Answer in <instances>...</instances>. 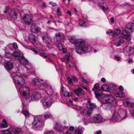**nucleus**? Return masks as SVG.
Listing matches in <instances>:
<instances>
[{"mask_svg": "<svg viewBox=\"0 0 134 134\" xmlns=\"http://www.w3.org/2000/svg\"><path fill=\"white\" fill-rule=\"evenodd\" d=\"M75 43L77 44V47H79L76 49V52L79 54H82L87 52L88 49V47L84 45V41L82 40H76Z\"/></svg>", "mask_w": 134, "mask_h": 134, "instance_id": "obj_1", "label": "nucleus"}, {"mask_svg": "<svg viewBox=\"0 0 134 134\" xmlns=\"http://www.w3.org/2000/svg\"><path fill=\"white\" fill-rule=\"evenodd\" d=\"M44 119L43 116L38 115L35 118L32 123L33 128L35 130L38 129L44 125Z\"/></svg>", "mask_w": 134, "mask_h": 134, "instance_id": "obj_2", "label": "nucleus"}, {"mask_svg": "<svg viewBox=\"0 0 134 134\" xmlns=\"http://www.w3.org/2000/svg\"><path fill=\"white\" fill-rule=\"evenodd\" d=\"M88 102L89 103L88 104L87 106L88 110H84L83 111L82 114L86 115H87L88 116H89L91 115L92 113L91 110L95 108L96 106L95 104L90 102L89 101Z\"/></svg>", "mask_w": 134, "mask_h": 134, "instance_id": "obj_3", "label": "nucleus"}, {"mask_svg": "<svg viewBox=\"0 0 134 134\" xmlns=\"http://www.w3.org/2000/svg\"><path fill=\"white\" fill-rule=\"evenodd\" d=\"M20 94L24 96L29 95V89L28 87L25 86H21L19 88Z\"/></svg>", "mask_w": 134, "mask_h": 134, "instance_id": "obj_4", "label": "nucleus"}, {"mask_svg": "<svg viewBox=\"0 0 134 134\" xmlns=\"http://www.w3.org/2000/svg\"><path fill=\"white\" fill-rule=\"evenodd\" d=\"M42 101L43 106L45 108L50 107L53 103V100L50 97L45 98Z\"/></svg>", "mask_w": 134, "mask_h": 134, "instance_id": "obj_5", "label": "nucleus"}, {"mask_svg": "<svg viewBox=\"0 0 134 134\" xmlns=\"http://www.w3.org/2000/svg\"><path fill=\"white\" fill-rule=\"evenodd\" d=\"M14 78L15 82L17 85L23 86L24 84L25 80L21 76L16 74L14 76Z\"/></svg>", "mask_w": 134, "mask_h": 134, "instance_id": "obj_6", "label": "nucleus"}, {"mask_svg": "<svg viewBox=\"0 0 134 134\" xmlns=\"http://www.w3.org/2000/svg\"><path fill=\"white\" fill-rule=\"evenodd\" d=\"M32 16L31 14H24L23 16L24 22L26 24L30 25L32 22Z\"/></svg>", "mask_w": 134, "mask_h": 134, "instance_id": "obj_7", "label": "nucleus"}, {"mask_svg": "<svg viewBox=\"0 0 134 134\" xmlns=\"http://www.w3.org/2000/svg\"><path fill=\"white\" fill-rule=\"evenodd\" d=\"M29 41L34 46L37 45L39 42L37 41V37L32 34H30L28 37Z\"/></svg>", "mask_w": 134, "mask_h": 134, "instance_id": "obj_8", "label": "nucleus"}, {"mask_svg": "<svg viewBox=\"0 0 134 134\" xmlns=\"http://www.w3.org/2000/svg\"><path fill=\"white\" fill-rule=\"evenodd\" d=\"M103 99L104 98L105 101L104 103H109L110 104L114 103V98L113 96L107 94L105 96L103 97Z\"/></svg>", "mask_w": 134, "mask_h": 134, "instance_id": "obj_9", "label": "nucleus"}, {"mask_svg": "<svg viewBox=\"0 0 134 134\" xmlns=\"http://www.w3.org/2000/svg\"><path fill=\"white\" fill-rule=\"evenodd\" d=\"M19 12L18 10L14 9L11 10L9 13L10 17L12 19L15 20L17 19L18 14Z\"/></svg>", "mask_w": 134, "mask_h": 134, "instance_id": "obj_10", "label": "nucleus"}, {"mask_svg": "<svg viewBox=\"0 0 134 134\" xmlns=\"http://www.w3.org/2000/svg\"><path fill=\"white\" fill-rule=\"evenodd\" d=\"M64 38V34L61 32H59L55 34V37L54 40L56 42H60L63 40Z\"/></svg>", "mask_w": 134, "mask_h": 134, "instance_id": "obj_11", "label": "nucleus"}, {"mask_svg": "<svg viewBox=\"0 0 134 134\" xmlns=\"http://www.w3.org/2000/svg\"><path fill=\"white\" fill-rule=\"evenodd\" d=\"M121 36L123 39L125 38L127 40H130L131 39L130 33L127 32L126 30L122 31L121 34Z\"/></svg>", "mask_w": 134, "mask_h": 134, "instance_id": "obj_12", "label": "nucleus"}, {"mask_svg": "<svg viewBox=\"0 0 134 134\" xmlns=\"http://www.w3.org/2000/svg\"><path fill=\"white\" fill-rule=\"evenodd\" d=\"M31 32L33 33H36L39 32L40 30V28L37 26L35 24L32 25L30 28Z\"/></svg>", "mask_w": 134, "mask_h": 134, "instance_id": "obj_13", "label": "nucleus"}, {"mask_svg": "<svg viewBox=\"0 0 134 134\" xmlns=\"http://www.w3.org/2000/svg\"><path fill=\"white\" fill-rule=\"evenodd\" d=\"M41 94L39 92H36L32 94L31 96L32 100H38L42 98Z\"/></svg>", "mask_w": 134, "mask_h": 134, "instance_id": "obj_14", "label": "nucleus"}, {"mask_svg": "<svg viewBox=\"0 0 134 134\" xmlns=\"http://www.w3.org/2000/svg\"><path fill=\"white\" fill-rule=\"evenodd\" d=\"M118 112L119 116L121 118V120L126 118V111L124 109H121L119 110Z\"/></svg>", "mask_w": 134, "mask_h": 134, "instance_id": "obj_15", "label": "nucleus"}, {"mask_svg": "<svg viewBox=\"0 0 134 134\" xmlns=\"http://www.w3.org/2000/svg\"><path fill=\"white\" fill-rule=\"evenodd\" d=\"M93 120L95 122H101L102 121V118L101 115L99 114L96 115L93 118Z\"/></svg>", "mask_w": 134, "mask_h": 134, "instance_id": "obj_16", "label": "nucleus"}, {"mask_svg": "<svg viewBox=\"0 0 134 134\" xmlns=\"http://www.w3.org/2000/svg\"><path fill=\"white\" fill-rule=\"evenodd\" d=\"M20 63L23 65H27L29 63L28 60L24 56H20L19 58Z\"/></svg>", "mask_w": 134, "mask_h": 134, "instance_id": "obj_17", "label": "nucleus"}, {"mask_svg": "<svg viewBox=\"0 0 134 134\" xmlns=\"http://www.w3.org/2000/svg\"><path fill=\"white\" fill-rule=\"evenodd\" d=\"M112 118L117 121H120L121 120V118L119 116L118 112L115 111L114 112L112 116Z\"/></svg>", "mask_w": 134, "mask_h": 134, "instance_id": "obj_18", "label": "nucleus"}, {"mask_svg": "<svg viewBox=\"0 0 134 134\" xmlns=\"http://www.w3.org/2000/svg\"><path fill=\"white\" fill-rule=\"evenodd\" d=\"M4 67L7 70H10L13 68V63L11 62L8 61L5 64Z\"/></svg>", "mask_w": 134, "mask_h": 134, "instance_id": "obj_19", "label": "nucleus"}, {"mask_svg": "<svg viewBox=\"0 0 134 134\" xmlns=\"http://www.w3.org/2000/svg\"><path fill=\"white\" fill-rule=\"evenodd\" d=\"M54 129H55L57 132H62V131L63 128L62 127L60 123L56 122Z\"/></svg>", "mask_w": 134, "mask_h": 134, "instance_id": "obj_20", "label": "nucleus"}, {"mask_svg": "<svg viewBox=\"0 0 134 134\" xmlns=\"http://www.w3.org/2000/svg\"><path fill=\"white\" fill-rule=\"evenodd\" d=\"M126 28L129 29L131 31H134V23H129L126 25Z\"/></svg>", "mask_w": 134, "mask_h": 134, "instance_id": "obj_21", "label": "nucleus"}, {"mask_svg": "<svg viewBox=\"0 0 134 134\" xmlns=\"http://www.w3.org/2000/svg\"><path fill=\"white\" fill-rule=\"evenodd\" d=\"M12 132L14 134H18L20 133L21 131V128L17 127H12Z\"/></svg>", "mask_w": 134, "mask_h": 134, "instance_id": "obj_22", "label": "nucleus"}, {"mask_svg": "<svg viewBox=\"0 0 134 134\" xmlns=\"http://www.w3.org/2000/svg\"><path fill=\"white\" fill-rule=\"evenodd\" d=\"M84 128L80 127H79L75 131V134H82Z\"/></svg>", "mask_w": 134, "mask_h": 134, "instance_id": "obj_23", "label": "nucleus"}, {"mask_svg": "<svg viewBox=\"0 0 134 134\" xmlns=\"http://www.w3.org/2000/svg\"><path fill=\"white\" fill-rule=\"evenodd\" d=\"M82 90L81 88H79L74 91V92L78 97L81 96Z\"/></svg>", "mask_w": 134, "mask_h": 134, "instance_id": "obj_24", "label": "nucleus"}, {"mask_svg": "<svg viewBox=\"0 0 134 134\" xmlns=\"http://www.w3.org/2000/svg\"><path fill=\"white\" fill-rule=\"evenodd\" d=\"M32 82L34 85L35 86H37L41 84V81H39L38 79L34 78L32 80Z\"/></svg>", "mask_w": 134, "mask_h": 134, "instance_id": "obj_25", "label": "nucleus"}, {"mask_svg": "<svg viewBox=\"0 0 134 134\" xmlns=\"http://www.w3.org/2000/svg\"><path fill=\"white\" fill-rule=\"evenodd\" d=\"M94 93L97 98L100 97L102 95V92L100 90H96L94 91Z\"/></svg>", "mask_w": 134, "mask_h": 134, "instance_id": "obj_26", "label": "nucleus"}, {"mask_svg": "<svg viewBox=\"0 0 134 134\" xmlns=\"http://www.w3.org/2000/svg\"><path fill=\"white\" fill-rule=\"evenodd\" d=\"M124 41V40L123 39L121 38L117 42H115L114 44L116 46H118L122 44L123 43Z\"/></svg>", "mask_w": 134, "mask_h": 134, "instance_id": "obj_27", "label": "nucleus"}, {"mask_svg": "<svg viewBox=\"0 0 134 134\" xmlns=\"http://www.w3.org/2000/svg\"><path fill=\"white\" fill-rule=\"evenodd\" d=\"M10 128L6 130H2L1 131V133L2 134H13L10 130Z\"/></svg>", "mask_w": 134, "mask_h": 134, "instance_id": "obj_28", "label": "nucleus"}, {"mask_svg": "<svg viewBox=\"0 0 134 134\" xmlns=\"http://www.w3.org/2000/svg\"><path fill=\"white\" fill-rule=\"evenodd\" d=\"M44 118V121L46 119L52 118V115L50 114L48 112H46L44 115V116H43Z\"/></svg>", "mask_w": 134, "mask_h": 134, "instance_id": "obj_29", "label": "nucleus"}, {"mask_svg": "<svg viewBox=\"0 0 134 134\" xmlns=\"http://www.w3.org/2000/svg\"><path fill=\"white\" fill-rule=\"evenodd\" d=\"M115 96L117 97H123L125 96V94L121 91L117 92L115 94Z\"/></svg>", "mask_w": 134, "mask_h": 134, "instance_id": "obj_30", "label": "nucleus"}, {"mask_svg": "<svg viewBox=\"0 0 134 134\" xmlns=\"http://www.w3.org/2000/svg\"><path fill=\"white\" fill-rule=\"evenodd\" d=\"M75 38L74 37H70L69 39V40L70 41L71 43H74V44L75 46H77L78 44H76V43L75 41L77 40H81L80 39H77L76 40H75Z\"/></svg>", "mask_w": 134, "mask_h": 134, "instance_id": "obj_31", "label": "nucleus"}, {"mask_svg": "<svg viewBox=\"0 0 134 134\" xmlns=\"http://www.w3.org/2000/svg\"><path fill=\"white\" fill-rule=\"evenodd\" d=\"M46 90L47 93L48 94H52L53 93V90L52 88L50 85L48 86V88Z\"/></svg>", "mask_w": 134, "mask_h": 134, "instance_id": "obj_32", "label": "nucleus"}, {"mask_svg": "<svg viewBox=\"0 0 134 134\" xmlns=\"http://www.w3.org/2000/svg\"><path fill=\"white\" fill-rule=\"evenodd\" d=\"M127 50L129 54H132L134 53V49L133 47H129Z\"/></svg>", "mask_w": 134, "mask_h": 134, "instance_id": "obj_33", "label": "nucleus"}, {"mask_svg": "<svg viewBox=\"0 0 134 134\" xmlns=\"http://www.w3.org/2000/svg\"><path fill=\"white\" fill-rule=\"evenodd\" d=\"M121 32L120 30L118 29L115 30L114 31V34H113V36L115 37L118 35Z\"/></svg>", "mask_w": 134, "mask_h": 134, "instance_id": "obj_34", "label": "nucleus"}, {"mask_svg": "<svg viewBox=\"0 0 134 134\" xmlns=\"http://www.w3.org/2000/svg\"><path fill=\"white\" fill-rule=\"evenodd\" d=\"M38 52L40 54L41 56L42 57H44V58H46L47 57V55L44 53V52L41 49H39L38 50Z\"/></svg>", "mask_w": 134, "mask_h": 134, "instance_id": "obj_35", "label": "nucleus"}, {"mask_svg": "<svg viewBox=\"0 0 134 134\" xmlns=\"http://www.w3.org/2000/svg\"><path fill=\"white\" fill-rule=\"evenodd\" d=\"M124 103L126 104L128 107L134 108V104L132 103H130L126 100L124 101Z\"/></svg>", "mask_w": 134, "mask_h": 134, "instance_id": "obj_36", "label": "nucleus"}, {"mask_svg": "<svg viewBox=\"0 0 134 134\" xmlns=\"http://www.w3.org/2000/svg\"><path fill=\"white\" fill-rule=\"evenodd\" d=\"M64 96H65L70 97L72 96V93L71 92H65L64 93Z\"/></svg>", "mask_w": 134, "mask_h": 134, "instance_id": "obj_37", "label": "nucleus"}, {"mask_svg": "<svg viewBox=\"0 0 134 134\" xmlns=\"http://www.w3.org/2000/svg\"><path fill=\"white\" fill-rule=\"evenodd\" d=\"M22 113L24 115L26 118L29 117V114L28 111L24 110L23 111Z\"/></svg>", "mask_w": 134, "mask_h": 134, "instance_id": "obj_38", "label": "nucleus"}, {"mask_svg": "<svg viewBox=\"0 0 134 134\" xmlns=\"http://www.w3.org/2000/svg\"><path fill=\"white\" fill-rule=\"evenodd\" d=\"M28 71H29L30 72H32L33 71V70L32 66L28 65L25 66Z\"/></svg>", "mask_w": 134, "mask_h": 134, "instance_id": "obj_39", "label": "nucleus"}, {"mask_svg": "<svg viewBox=\"0 0 134 134\" xmlns=\"http://www.w3.org/2000/svg\"><path fill=\"white\" fill-rule=\"evenodd\" d=\"M52 42V39H46L44 42L46 44H49Z\"/></svg>", "mask_w": 134, "mask_h": 134, "instance_id": "obj_40", "label": "nucleus"}, {"mask_svg": "<svg viewBox=\"0 0 134 134\" xmlns=\"http://www.w3.org/2000/svg\"><path fill=\"white\" fill-rule=\"evenodd\" d=\"M99 85L98 83H96L94 85L93 88H92V90L93 91H96V90H97V89H98V88L99 87Z\"/></svg>", "mask_w": 134, "mask_h": 134, "instance_id": "obj_41", "label": "nucleus"}, {"mask_svg": "<svg viewBox=\"0 0 134 134\" xmlns=\"http://www.w3.org/2000/svg\"><path fill=\"white\" fill-rule=\"evenodd\" d=\"M12 54L9 53H7L4 55V57L7 58H9L11 57Z\"/></svg>", "mask_w": 134, "mask_h": 134, "instance_id": "obj_42", "label": "nucleus"}, {"mask_svg": "<svg viewBox=\"0 0 134 134\" xmlns=\"http://www.w3.org/2000/svg\"><path fill=\"white\" fill-rule=\"evenodd\" d=\"M41 84L45 88H47V89L48 88V86L49 85H48L47 84L45 83H43V80H41Z\"/></svg>", "mask_w": 134, "mask_h": 134, "instance_id": "obj_43", "label": "nucleus"}, {"mask_svg": "<svg viewBox=\"0 0 134 134\" xmlns=\"http://www.w3.org/2000/svg\"><path fill=\"white\" fill-rule=\"evenodd\" d=\"M14 56L18 57L20 55V54L18 52H14L13 54H12Z\"/></svg>", "mask_w": 134, "mask_h": 134, "instance_id": "obj_44", "label": "nucleus"}, {"mask_svg": "<svg viewBox=\"0 0 134 134\" xmlns=\"http://www.w3.org/2000/svg\"><path fill=\"white\" fill-rule=\"evenodd\" d=\"M85 22L83 20L80 21L79 22V24L81 26H85Z\"/></svg>", "mask_w": 134, "mask_h": 134, "instance_id": "obj_45", "label": "nucleus"}, {"mask_svg": "<svg viewBox=\"0 0 134 134\" xmlns=\"http://www.w3.org/2000/svg\"><path fill=\"white\" fill-rule=\"evenodd\" d=\"M2 128H6L8 126V124H1L0 126Z\"/></svg>", "mask_w": 134, "mask_h": 134, "instance_id": "obj_46", "label": "nucleus"}, {"mask_svg": "<svg viewBox=\"0 0 134 134\" xmlns=\"http://www.w3.org/2000/svg\"><path fill=\"white\" fill-rule=\"evenodd\" d=\"M70 55L69 54H68L65 55L66 61L67 62H69L70 60Z\"/></svg>", "mask_w": 134, "mask_h": 134, "instance_id": "obj_47", "label": "nucleus"}, {"mask_svg": "<svg viewBox=\"0 0 134 134\" xmlns=\"http://www.w3.org/2000/svg\"><path fill=\"white\" fill-rule=\"evenodd\" d=\"M9 8L8 7L6 6L5 8V10L3 12L4 13H6L9 11Z\"/></svg>", "mask_w": 134, "mask_h": 134, "instance_id": "obj_48", "label": "nucleus"}, {"mask_svg": "<svg viewBox=\"0 0 134 134\" xmlns=\"http://www.w3.org/2000/svg\"><path fill=\"white\" fill-rule=\"evenodd\" d=\"M56 12L57 14L58 15L60 16L61 15V13L60 12V10L59 8H57Z\"/></svg>", "mask_w": 134, "mask_h": 134, "instance_id": "obj_49", "label": "nucleus"}, {"mask_svg": "<svg viewBox=\"0 0 134 134\" xmlns=\"http://www.w3.org/2000/svg\"><path fill=\"white\" fill-rule=\"evenodd\" d=\"M57 47L59 50H60L62 49L63 47L62 44H58Z\"/></svg>", "mask_w": 134, "mask_h": 134, "instance_id": "obj_50", "label": "nucleus"}, {"mask_svg": "<svg viewBox=\"0 0 134 134\" xmlns=\"http://www.w3.org/2000/svg\"><path fill=\"white\" fill-rule=\"evenodd\" d=\"M13 47L15 49H17L18 47L16 43L15 42L13 43Z\"/></svg>", "mask_w": 134, "mask_h": 134, "instance_id": "obj_51", "label": "nucleus"}, {"mask_svg": "<svg viewBox=\"0 0 134 134\" xmlns=\"http://www.w3.org/2000/svg\"><path fill=\"white\" fill-rule=\"evenodd\" d=\"M108 87V85H105L102 86V88H103V89L104 90H105V88H107Z\"/></svg>", "mask_w": 134, "mask_h": 134, "instance_id": "obj_52", "label": "nucleus"}, {"mask_svg": "<svg viewBox=\"0 0 134 134\" xmlns=\"http://www.w3.org/2000/svg\"><path fill=\"white\" fill-rule=\"evenodd\" d=\"M102 9L104 11L107 10L108 9V7H105L104 6H101Z\"/></svg>", "mask_w": 134, "mask_h": 134, "instance_id": "obj_53", "label": "nucleus"}, {"mask_svg": "<svg viewBox=\"0 0 134 134\" xmlns=\"http://www.w3.org/2000/svg\"><path fill=\"white\" fill-rule=\"evenodd\" d=\"M31 50L36 54L38 53V52L34 48H31Z\"/></svg>", "mask_w": 134, "mask_h": 134, "instance_id": "obj_54", "label": "nucleus"}, {"mask_svg": "<svg viewBox=\"0 0 134 134\" xmlns=\"http://www.w3.org/2000/svg\"><path fill=\"white\" fill-rule=\"evenodd\" d=\"M83 121L84 122V123L86 125L87 124L88 122V120L85 119V118L83 119Z\"/></svg>", "mask_w": 134, "mask_h": 134, "instance_id": "obj_55", "label": "nucleus"}, {"mask_svg": "<svg viewBox=\"0 0 134 134\" xmlns=\"http://www.w3.org/2000/svg\"><path fill=\"white\" fill-rule=\"evenodd\" d=\"M82 81L85 83H88V81L84 79L83 77H82Z\"/></svg>", "mask_w": 134, "mask_h": 134, "instance_id": "obj_56", "label": "nucleus"}, {"mask_svg": "<svg viewBox=\"0 0 134 134\" xmlns=\"http://www.w3.org/2000/svg\"><path fill=\"white\" fill-rule=\"evenodd\" d=\"M68 80L70 83L71 84L72 83V80L71 78L68 77Z\"/></svg>", "mask_w": 134, "mask_h": 134, "instance_id": "obj_57", "label": "nucleus"}, {"mask_svg": "<svg viewBox=\"0 0 134 134\" xmlns=\"http://www.w3.org/2000/svg\"><path fill=\"white\" fill-rule=\"evenodd\" d=\"M46 134H55L53 131H51L47 132Z\"/></svg>", "mask_w": 134, "mask_h": 134, "instance_id": "obj_58", "label": "nucleus"}, {"mask_svg": "<svg viewBox=\"0 0 134 134\" xmlns=\"http://www.w3.org/2000/svg\"><path fill=\"white\" fill-rule=\"evenodd\" d=\"M61 60L63 62H65L66 61V57H65V56L64 57L61 59Z\"/></svg>", "mask_w": 134, "mask_h": 134, "instance_id": "obj_59", "label": "nucleus"}, {"mask_svg": "<svg viewBox=\"0 0 134 134\" xmlns=\"http://www.w3.org/2000/svg\"><path fill=\"white\" fill-rule=\"evenodd\" d=\"M49 4H51L53 7H54L56 5V3H53V2H50Z\"/></svg>", "mask_w": 134, "mask_h": 134, "instance_id": "obj_60", "label": "nucleus"}, {"mask_svg": "<svg viewBox=\"0 0 134 134\" xmlns=\"http://www.w3.org/2000/svg\"><path fill=\"white\" fill-rule=\"evenodd\" d=\"M73 81L74 82H77L78 81V80L75 77H73Z\"/></svg>", "mask_w": 134, "mask_h": 134, "instance_id": "obj_61", "label": "nucleus"}, {"mask_svg": "<svg viewBox=\"0 0 134 134\" xmlns=\"http://www.w3.org/2000/svg\"><path fill=\"white\" fill-rule=\"evenodd\" d=\"M2 121L4 124H8V122L6 120L3 119Z\"/></svg>", "mask_w": 134, "mask_h": 134, "instance_id": "obj_62", "label": "nucleus"}, {"mask_svg": "<svg viewBox=\"0 0 134 134\" xmlns=\"http://www.w3.org/2000/svg\"><path fill=\"white\" fill-rule=\"evenodd\" d=\"M110 20L111 23H113L114 22V18L113 17L111 18L110 19Z\"/></svg>", "mask_w": 134, "mask_h": 134, "instance_id": "obj_63", "label": "nucleus"}, {"mask_svg": "<svg viewBox=\"0 0 134 134\" xmlns=\"http://www.w3.org/2000/svg\"><path fill=\"white\" fill-rule=\"evenodd\" d=\"M74 129V127L72 126H70L69 128V130L71 131H73Z\"/></svg>", "mask_w": 134, "mask_h": 134, "instance_id": "obj_64", "label": "nucleus"}]
</instances>
